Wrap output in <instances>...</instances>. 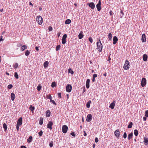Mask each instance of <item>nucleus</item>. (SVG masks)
<instances>
[{"label":"nucleus","instance_id":"1","mask_svg":"<svg viewBox=\"0 0 148 148\" xmlns=\"http://www.w3.org/2000/svg\"><path fill=\"white\" fill-rule=\"evenodd\" d=\"M97 49L99 52H101L102 51V49L103 48L100 39H99V41L97 43Z\"/></svg>","mask_w":148,"mask_h":148},{"label":"nucleus","instance_id":"2","mask_svg":"<svg viewBox=\"0 0 148 148\" xmlns=\"http://www.w3.org/2000/svg\"><path fill=\"white\" fill-rule=\"evenodd\" d=\"M36 21L37 22L39 25H41L43 22L42 17L40 15L38 16L36 18Z\"/></svg>","mask_w":148,"mask_h":148},{"label":"nucleus","instance_id":"3","mask_svg":"<svg viewBox=\"0 0 148 148\" xmlns=\"http://www.w3.org/2000/svg\"><path fill=\"white\" fill-rule=\"evenodd\" d=\"M129 66L130 63L127 60H126L123 66V68L124 69L127 70L129 69Z\"/></svg>","mask_w":148,"mask_h":148},{"label":"nucleus","instance_id":"4","mask_svg":"<svg viewBox=\"0 0 148 148\" xmlns=\"http://www.w3.org/2000/svg\"><path fill=\"white\" fill-rule=\"evenodd\" d=\"M72 87L70 84H67L66 86V91L68 92H70L72 90Z\"/></svg>","mask_w":148,"mask_h":148},{"label":"nucleus","instance_id":"5","mask_svg":"<svg viewBox=\"0 0 148 148\" xmlns=\"http://www.w3.org/2000/svg\"><path fill=\"white\" fill-rule=\"evenodd\" d=\"M147 81L145 78H143L141 80V85L142 87H144L146 84Z\"/></svg>","mask_w":148,"mask_h":148},{"label":"nucleus","instance_id":"6","mask_svg":"<svg viewBox=\"0 0 148 148\" xmlns=\"http://www.w3.org/2000/svg\"><path fill=\"white\" fill-rule=\"evenodd\" d=\"M68 129L67 126L66 125H64L62 127V131L64 133L67 132Z\"/></svg>","mask_w":148,"mask_h":148},{"label":"nucleus","instance_id":"7","mask_svg":"<svg viewBox=\"0 0 148 148\" xmlns=\"http://www.w3.org/2000/svg\"><path fill=\"white\" fill-rule=\"evenodd\" d=\"M67 37V35L66 34H65L63 35L62 39V44H64L66 43V38Z\"/></svg>","mask_w":148,"mask_h":148},{"label":"nucleus","instance_id":"8","mask_svg":"<svg viewBox=\"0 0 148 148\" xmlns=\"http://www.w3.org/2000/svg\"><path fill=\"white\" fill-rule=\"evenodd\" d=\"M53 124V123L52 121H49L47 125V128L49 129L50 130H51L52 129V126Z\"/></svg>","mask_w":148,"mask_h":148},{"label":"nucleus","instance_id":"9","mask_svg":"<svg viewBox=\"0 0 148 148\" xmlns=\"http://www.w3.org/2000/svg\"><path fill=\"white\" fill-rule=\"evenodd\" d=\"M101 1L100 0H99L98 2V3L96 5V7L98 11H100L101 9Z\"/></svg>","mask_w":148,"mask_h":148},{"label":"nucleus","instance_id":"10","mask_svg":"<svg viewBox=\"0 0 148 148\" xmlns=\"http://www.w3.org/2000/svg\"><path fill=\"white\" fill-rule=\"evenodd\" d=\"M92 119V116L91 114H89L87 116L86 120L88 122H90Z\"/></svg>","mask_w":148,"mask_h":148},{"label":"nucleus","instance_id":"11","mask_svg":"<svg viewBox=\"0 0 148 148\" xmlns=\"http://www.w3.org/2000/svg\"><path fill=\"white\" fill-rule=\"evenodd\" d=\"M114 134L115 136L117 137H119L120 135L119 130L118 129L116 130L114 132Z\"/></svg>","mask_w":148,"mask_h":148},{"label":"nucleus","instance_id":"12","mask_svg":"<svg viewBox=\"0 0 148 148\" xmlns=\"http://www.w3.org/2000/svg\"><path fill=\"white\" fill-rule=\"evenodd\" d=\"M88 6L92 9H93L95 8V5L93 2H90L88 4Z\"/></svg>","mask_w":148,"mask_h":148},{"label":"nucleus","instance_id":"13","mask_svg":"<svg viewBox=\"0 0 148 148\" xmlns=\"http://www.w3.org/2000/svg\"><path fill=\"white\" fill-rule=\"evenodd\" d=\"M22 124V119L21 117H20L18 120L16 124L21 125Z\"/></svg>","mask_w":148,"mask_h":148},{"label":"nucleus","instance_id":"14","mask_svg":"<svg viewBox=\"0 0 148 148\" xmlns=\"http://www.w3.org/2000/svg\"><path fill=\"white\" fill-rule=\"evenodd\" d=\"M113 44L114 45H115L118 41V38L116 36H114L113 38Z\"/></svg>","mask_w":148,"mask_h":148},{"label":"nucleus","instance_id":"15","mask_svg":"<svg viewBox=\"0 0 148 148\" xmlns=\"http://www.w3.org/2000/svg\"><path fill=\"white\" fill-rule=\"evenodd\" d=\"M116 102L115 101H114L112 102L111 103L109 106V107L111 109H113L114 108L115 104V103Z\"/></svg>","mask_w":148,"mask_h":148},{"label":"nucleus","instance_id":"16","mask_svg":"<svg viewBox=\"0 0 148 148\" xmlns=\"http://www.w3.org/2000/svg\"><path fill=\"white\" fill-rule=\"evenodd\" d=\"M145 35V34H143L142 36L141 40L143 42H145L146 41V38Z\"/></svg>","mask_w":148,"mask_h":148},{"label":"nucleus","instance_id":"17","mask_svg":"<svg viewBox=\"0 0 148 148\" xmlns=\"http://www.w3.org/2000/svg\"><path fill=\"white\" fill-rule=\"evenodd\" d=\"M143 142L145 145H147L148 144V138L146 137H144Z\"/></svg>","mask_w":148,"mask_h":148},{"label":"nucleus","instance_id":"18","mask_svg":"<svg viewBox=\"0 0 148 148\" xmlns=\"http://www.w3.org/2000/svg\"><path fill=\"white\" fill-rule=\"evenodd\" d=\"M90 82V80L89 79H88L86 81V86L87 89H88L90 86L89 83Z\"/></svg>","mask_w":148,"mask_h":148},{"label":"nucleus","instance_id":"19","mask_svg":"<svg viewBox=\"0 0 148 148\" xmlns=\"http://www.w3.org/2000/svg\"><path fill=\"white\" fill-rule=\"evenodd\" d=\"M148 56L146 54H144L143 55V60L144 61L146 62L147 60Z\"/></svg>","mask_w":148,"mask_h":148},{"label":"nucleus","instance_id":"20","mask_svg":"<svg viewBox=\"0 0 148 148\" xmlns=\"http://www.w3.org/2000/svg\"><path fill=\"white\" fill-rule=\"evenodd\" d=\"M11 100L12 101L14 100V99H15V95L14 93L12 92L11 93Z\"/></svg>","mask_w":148,"mask_h":148},{"label":"nucleus","instance_id":"21","mask_svg":"<svg viewBox=\"0 0 148 148\" xmlns=\"http://www.w3.org/2000/svg\"><path fill=\"white\" fill-rule=\"evenodd\" d=\"M82 32L81 31L78 35V37L79 39H81L84 36V35L82 34Z\"/></svg>","mask_w":148,"mask_h":148},{"label":"nucleus","instance_id":"22","mask_svg":"<svg viewBox=\"0 0 148 148\" xmlns=\"http://www.w3.org/2000/svg\"><path fill=\"white\" fill-rule=\"evenodd\" d=\"M51 112L49 110H48L46 112V116L48 117H49L50 116Z\"/></svg>","mask_w":148,"mask_h":148},{"label":"nucleus","instance_id":"23","mask_svg":"<svg viewBox=\"0 0 148 148\" xmlns=\"http://www.w3.org/2000/svg\"><path fill=\"white\" fill-rule=\"evenodd\" d=\"M91 103V101L90 100H89L86 104V107L89 108L90 107V104Z\"/></svg>","mask_w":148,"mask_h":148},{"label":"nucleus","instance_id":"24","mask_svg":"<svg viewBox=\"0 0 148 148\" xmlns=\"http://www.w3.org/2000/svg\"><path fill=\"white\" fill-rule=\"evenodd\" d=\"M43 119L42 117H40V120L39 121V124L40 125H41L43 124Z\"/></svg>","mask_w":148,"mask_h":148},{"label":"nucleus","instance_id":"25","mask_svg":"<svg viewBox=\"0 0 148 148\" xmlns=\"http://www.w3.org/2000/svg\"><path fill=\"white\" fill-rule=\"evenodd\" d=\"M32 136H30L27 140V142L29 143H31L32 141Z\"/></svg>","mask_w":148,"mask_h":148},{"label":"nucleus","instance_id":"26","mask_svg":"<svg viewBox=\"0 0 148 148\" xmlns=\"http://www.w3.org/2000/svg\"><path fill=\"white\" fill-rule=\"evenodd\" d=\"M48 64L49 62L48 61H46L43 64L44 67L45 68H46L47 67Z\"/></svg>","mask_w":148,"mask_h":148},{"label":"nucleus","instance_id":"27","mask_svg":"<svg viewBox=\"0 0 148 148\" xmlns=\"http://www.w3.org/2000/svg\"><path fill=\"white\" fill-rule=\"evenodd\" d=\"M133 133L131 132L129 134L128 136V140H130L132 137L133 136Z\"/></svg>","mask_w":148,"mask_h":148},{"label":"nucleus","instance_id":"28","mask_svg":"<svg viewBox=\"0 0 148 148\" xmlns=\"http://www.w3.org/2000/svg\"><path fill=\"white\" fill-rule=\"evenodd\" d=\"M3 127L4 129L5 132L6 131L7 129V126L5 123H4L3 125Z\"/></svg>","mask_w":148,"mask_h":148},{"label":"nucleus","instance_id":"29","mask_svg":"<svg viewBox=\"0 0 148 148\" xmlns=\"http://www.w3.org/2000/svg\"><path fill=\"white\" fill-rule=\"evenodd\" d=\"M27 49V47L26 45H24L22 46L21 49L22 51H23L25 49Z\"/></svg>","mask_w":148,"mask_h":148},{"label":"nucleus","instance_id":"30","mask_svg":"<svg viewBox=\"0 0 148 148\" xmlns=\"http://www.w3.org/2000/svg\"><path fill=\"white\" fill-rule=\"evenodd\" d=\"M108 38L109 40H111L112 38V36L111 33H109L108 34Z\"/></svg>","mask_w":148,"mask_h":148},{"label":"nucleus","instance_id":"31","mask_svg":"<svg viewBox=\"0 0 148 148\" xmlns=\"http://www.w3.org/2000/svg\"><path fill=\"white\" fill-rule=\"evenodd\" d=\"M71 22V20L69 19H67L65 21V23L66 24H69Z\"/></svg>","mask_w":148,"mask_h":148},{"label":"nucleus","instance_id":"32","mask_svg":"<svg viewBox=\"0 0 148 148\" xmlns=\"http://www.w3.org/2000/svg\"><path fill=\"white\" fill-rule=\"evenodd\" d=\"M134 134L136 136H137L138 134V131L137 130H135L134 131Z\"/></svg>","mask_w":148,"mask_h":148},{"label":"nucleus","instance_id":"33","mask_svg":"<svg viewBox=\"0 0 148 148\" xmlns=\"http://www.w3.org/2000/svg\"><path fill=\"white\" fill-rule=\"evenodd\" d=\"M13 67L14 68V69H16L18 67V64L17 63H16L14 64L13 65Z\"/></svg>","mask_w":148,"mask_h":148},{"label":"nucleus","instance_id":"34","mask_svg":"<svg viewBox=\"0 0 148 148\" xmlns=\"http://www.w3.org/2000/svg\"><path fill=\"white\" fill-rule=\"evenodd\" d=\"M133 125V123L132 122H130L128 125V128H131L132 127V126Z\"/></svg>","mask_w":148,"mask_h":148},{"label":"nucleus","instance_id":"35","mask_svg":"<svg viewBox=\"0 0 148 148\" xmlns=\"http://www.w3.org/2000/svg\"><path fill=\"white\" fill-rule=\"evenodd\" d=\"M30 53V52L28 50L26 51L25 52V55L26 56H28Z\"/></svg>","mask_w":148,"mask_h":148},{"label":"nucleus","instance_id":"36","mask_svg":"<svg viewBox=\"0 0 148 148\" xmlns=\"http://www.w3.org/2000/svg\"><path fill=\"white\" fill-rule=\"evenodd\" d=\"M29 109L30 110H31L32 112H33V111L34 110L35 108L34 107L32 106L31 105H30V107L29 108Z\"/></svg>","mask_w":148,"mask_h":148},{"label":"nucleus","instance_id":"37","mask_svg":"<svg viewBox=\"0 0 148 148\" xmlns=\"http://www.w3.org/2000/svg\"><path fill=\"white\" fill-rule=\"evenodd\" d=\"M68 72L69 73H70L72 74H73L74 73L73 71H72L71 69H68Z\"/></svg>","mask_w":148,"mask_h":148},{"label":"nucleus","instance_id":"38","mask_svg":"<svg viewBox=\"0 0 148 148\" xmlns=\"http://www.w3.org/2000/svg\"><path fill=\"white\" fill-rule=\"evenodd\" d=\"M14 76L17 79H18V77H19L18 76L17 73L16 72H15L14 73Z\"/></svg>","mask_w":148,"mask_h":148},{"label":"nucleus","instance_id":"39","mask_svg":"<svg viewBox=\"0 0 148 148\" xmlns=\"http://www.w3.org/2000/svg\"><path fill=\"white\" fill-rule=\"evenodd\" d=\"M60 47L61 46L60 45H57L56 48V51H58L60 49Z\"/></svg>","mask_w":148,"mask_h":148},{"label":"nucleus","instance_id":"40","mask_svg":"<svg viewBox=\"0 0 148 148\" xmlns=\"http://www.w3.org/2000/svg\"><path fill=\"white\" fill-rule=\"evenodd\" d=\"M46 97L47 99H49L50 100H51V99L52 97L51 95H47Z\"/></svg>","mask_w":148,"mask_h":148},{"label":"nucleus","instance_id":"41","mask_svg":"<svg viewBox=\"0 0 148 148\" xmlns=\"http://www.w3.org/2000/svg\"><path fill=\"white\" fill-rule=\"evenodd\" d=\"M51 87L53 88L56 86V84L55 82H53L51 84Z\"/></svg>","mask_w":148,"mask_h":148},{"label":"nucleus","instance_id":"42","mask_svg":"<svg viewBox=\"0 0 148 148\" xmlns=\"http://www.w3.org/2000/svg\"><path fill=\"white\" fill-rule=\"evenodd\" d=\"M53 141H51L49 143V146L51 147H52L53 146Z\"/></svg>","mask_w":148,"mask_h":148},{"label":"nucleus","instance_id":"43","mask_svg":"<svg viewBox=\"0 0 148 148\" xmlns=\"http://www.w3.org/2000/svg\"><path fill=\"white\" fill-rule=\"evenodd\" d=\"M41 86L40 85H38L37 87V90L38 91H39L40 90H41Z\"/></svg>","mask_w":148,"mask_h":148},{"label":"nucleus","instance_id":"44","mask_svg":"<svg viewBox=\"0 0 148 148\" xmlns=\"http://www.w3.org/2000/svg\"><path fill=\"white\" fill-rule=\"evenodd\" d=\"M145 116L147 117H148V110H147L145 112Z\"/></svg>","mask_w":148,"mask_h":148},{"label":"nucleus","instance_id":"45","mask_svg":"<svg viewBox=\"0 0 148 148\" xmlns=\"http://www.w3.org/2000/svg\"><path fill=\"white\" fill-rule=\"evenodd\" d=\"M42 134L43 132L42 130L40 131V132L38 133V134L40 136H42Z\"/></svg>","mask_w":148,"mask_h":148},{"label":"nucleus","instance_id":"46","mask_svg":"<svg viewBox=\"0 0 148 148\" xmlns=\"http://www.w3.org/2000/svg\"><path fill=\"white\" fill-rule=\"evenodd\" d=\"M12 87L13 86L12 84H9L8 86V88L9 89H11Z\"/></svg>","mask_w":148,"mask_h":148},{"label":"nucleus","instance_id":"47","mask_svg":"<svg viewBox=\"0 0 148 148\" xmlns=\"http://www.w3.org/2000/svg\"><path fill=\"white\" fill-rule=\"evenodd\" d=\"M88 40L91 43H92L93 42V40L91 37H89L88 38Z\"/></svg>","mask_w":148,"mask_h":148},{"label":"nucleus","instance_id":"48","mask_svg":"<svg viewBox=\"0 0 148 148\" xmlns=\"http://www.w3.org/2000/svg\"><path fill=\"white\" fill-rule=\"evenodd\" d=\"M50 102L53 103L54 105H56V103L53 100H52V99H51V100H50Z\"/></svg>","mask_w":148,"mask_h":148},{"label":"nucleus","instance_id":"49","mask_svg":"<svg viewBox=\"0 0 148 148\" xmlns=\"http://www.w3.org/2000/svg\"><path fill=\"white\" fill-rule=\"evenodd\" d=\"M70 134L73 136L75 137V133L74 132H72Z\"/></svg>","mask_w":148,"mask_h":148},{"label":"nucleus","instance_id":"50","mask_svg":"<svg viewBox=\"0 0 148 148\" xmlns=\"http://www.w3.org/2000/svg\"><path fill=\"white\" fill-rule=\"evenodd\" d=\"M127 137V134L126 132H124L123 134V138H126Z\"/></svg>","mask_w":148,"mask_h":148},{"label":"nucleus","instance_id":"51","mask_svg":"<svg viewBox=\"0 0 148 148\" xmlns=\"http://www.w3.org/2000/svg\"><path fill=\"white\" fill-rule=\"evenodd\" d=\"M61 92H59L58 93V97L59 98H61L62 97L61 96Z\"/></svg>","mask_w":148,"mask_h":148},{"label":"nucleus","instance_id":"52","mask_svg":"<svg viewBox=\"0 0 148 148\" xmlns=\"http://www.w3.org/2000/svg\"><path fill=\"white\" fill-rule=\"evenodd\" d=\"M52 27L51 26H49V30L50 31H51L52 30Z\"/></svg>","mask_w":148,"mask_h":148},{"label":"nucleus","instance_id":"53","mask_svg":"<svg viewBox=\"0 0 148 148\" xmlns=\"http://www.w3.org/2000/svg\"><path fill=\"white\" fill-rule=\"evenodd\" d=\"M19 125H18L16 124V129L17 130V131H18L19 130Z\"/></svg>","mask_w":148,"mask_h":148},{"label":"nucleus","instance_id":"54","mask_svg":"<svg viewBox=\"0 0 148 148\" xmlns=\"http://www.w3.org/2000/svg\"><path fill=\"white\" fill-rule=\"evenodd\" d=\"M95 142L96 143H97L98 142L99 140L97 137H96L95 139Z\"/></svg>","mask_w":148,"mask_h":148},{"label":"nucleus","instance_id":"55","mask_svg":"<svg viewBox=\"0 0 148 148\" xmlns=\"http://www.w3.org/2000/svg\"><path fill=\"white\" fill-rule=\"evenodd\" d=\"M97 77V75L96 74H94L93 75V77L94 78H95Z\"/></svg>","mask_w":148,"mask_h":148},{"label":"nucleus","instance_id":"56","mask_svg":"<svg viewBox=\"0 0 148 148\" xmlns=\"http://www.w3.org/2000/svg\"><path fill=\"white\" fill-rule=\"evenodd\" d=\"M83 132H84V135L85 136H86L87 134H86V132L85 131H84Z\"/></svg>","mask_w":148,"mask_h":148},{"label":"nucleus","instance_id":"57","mask_svg":"<svg viewBox=\"0 0 148 148\" xmlns=\"http://www.w3.org/2000/svg\"><path fill=\"white\" fill-rule=\"evenodd\" d=\"M111 60V58L110 57V56L108 57V60L109 61V62L110 63V60Z\"/></svg>","mask_w":148,"mask_h":148},{"label":"nucleus","instance_id":"58","mask_svg":"<svg viewBox=\"0 0 148 148\" xmlns=\"http://www.w3.org/2000/svg\"><path fill=\"white\" fill-rule=\"evenodd\" d=\"M143 119L144 121H146L147 119V118L145 117H143Z\"/></svg>","mask_w":148,"mask_h":148},{"label":"nucleus","instance_id":"59","mask_svg":"<svg viewBox=\"0 0 148 148\" xmlns=\"http://www.w3.org/2000/svg\"><path fill=\"white\" fill-rule=\"evenodd\" d=\"M60 34H61L60 33H58L57 34V35L58 37L59 38L60 37Z\"/></svg>","mask_w":148,"mask_h":148},{"label":"nucleus","instance_id":"60","mask_svg":"<svg viewBox=\"0 0 148 148\" xmlns=\"http://www.w3.org/2000/svg\"><path fill=\"white\" fill-rule=\"evenodd\" d=\"M35 49L37 51H38L39 50L38 47H35Z\"/></svg>","mask_w":148,"mask_h":148},{"label":"nucleus","instance_id":"61","mask_svg":"<svg viewBox=\"0 0 148 148\" xmlns=\"http://www.w3.org/2000/svg\"><path fill=\"white\" fill-rule=\"evenodd\" d=\"M109 13L111 16L112 15V10L110 11Z\"/></svg>","mask_w":148,"mask_h":148},{"label":"nucleus","instance_id":"62","mask_svg":"<svg viewBox=\"0 0 148 148\" xmlns=\"http://www.w3.org/2000/svg\"><path fill=\"white\" fill-rule=\"evenodd\" d=\"M21 148H26V147L25 146H21Z\"/></svg>","mask_w":148,"mask_h":148},{"label":"nucleus","instance_id":"63","mask_svg":"<svg viewBox=\"0 0 148 148\" xmlns=\"http://www.w3.org/2000/svg\"><path fill=\"white\" fill-rule=\"evenodd\" d=\"M2 40H3L2 36H1V37H0V41H1Z\"/></svg>","mask_w":148,"mask_h":148},{"label":"nucleus","instance_id":"64","mask_svg":"<svg viewBox=\"0 0 148 148\" xmlns=\"http://www.w3.org/2000/svg\"><path fill=\"white\" fill-rule=\"evenodd\" d=\"M66 96H67V99H68L69 98V94H66Z\"/></svg>","mask_w":148,"mask_h":148}]
</instances>
